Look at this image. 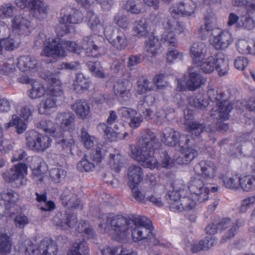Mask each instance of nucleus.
Listing matches in <instances>:
<instances>
[{
	"instance_id": "39",
	"label": "nucleus",
	"mask_w": 255,
	"mask_h": 255,
	"mask_svg": "<svg viewBox=\"0 0 255 255\" xmlns=\"http://www.w3.org/2000/svg\"><path fill=\"white\" fill-rule=\"evenodd\" d=\"M89 247L84 240L76 241L73 245L68 255H88Z\"/></svg>"
},
{
	"instance_id": "59",
	"label": "nucleus",
	"mask_w": 255,
	"mask_h": 255,
	"mask_svg": "<svg viewBox=\"0 0 255 255\" xmlns=\"http://www.w3.org/2000/svg\"><path fill=\"white\" fill-rule=\"evenodd\" d=\"M255 202V195L248 197L243 200L240 207V211L245 212Z\"/></svg>"
},
{
	"instance_id": "6",
	"label": "nucleus",
	"mask_w": 255,
	"mask_h": 255,
	"mask_svg": "<svg viewBox=\"0 0 255 255\" xmlns=\"http://www.w3.org/2000/svg\"><path fill=\"white\" fill-rule=\"evenodd\" d=\"M43 78L48 83L46 89L43 84L34 80L31 83V88L26 92L27 96L31 99H36L43 97L45 94L48 96L59 97L63 95L62 85L57 74L47 71Z\"/></svg>"
},
{
	"instance_id": "58",
	"label": "nucleus",
	"mask_w": 255,
	"mask_h": 255,
	"mask_svg": "<svg viewBox=\"0 0 255 255\" xmlns=\"http://www.w3.org/2000/svg\"><path fill=\"white\" fill-rule=\"evenodd\" d=\"M115 23L120 27L126 29L128 25V18L125 15L118 13L116 15L114 18Z\"/></svg>"
},
{
	"instance_id": "22",
	"label": "nucleus",
	"mask_w": 255,
	"mask_h": 255,
	"mask_svg": "<svg viewBox=\"0 0 255 255\" xmlns=\"http://www.w3.org/2000/svg\"><path fill=\"white\" fill-rule=\"evenodd\" d=\"M11 27L19 35H29L33 29L31 22L23 16V14L15 15L11 20Z\"/></svg>"
},
{
	"instance_id": "62",
	"label": "nucleus",
	"mask_w": 255,
	"mask_h": 255,
	"mask_svg": "<svg viewBox=\"0 0 255 255\" xmlns=\"http://www.w3.org/2000/svg\"><path fill=\"white\" fill-rule=\"evenodd\" d=\"M248 59L244 57H239L235 61V66L239 70H243L248 65Z\"/></svg>"
},
{
	"instance_id": "51",
	"label": "nucleus",
	"mask_w": 255,
	"mask_h": 255,
	"mask_svg": "<svg viewBox=\"0 0 255 255\" xmlns=\"http://www.w3.org/2000/svg\"><path fill=\"white\" fill-rule=\"evenodd\" d=\"M56 143L60 145L66 152L74 154L73 150L75 146V142L72 137L68 139L63 138L58 140Z\"/></svg>"
},
{
	"instance_id": "23",
	"label": "nucleus",
	"mask_w": 255,
	"mask_h": 255,
	"mask_svg": "<svg viewBox=\"0 0 255 255\" xmlns=\"http://www.w3.org/2000/svg\"><path fill=\"white\" fill-rule=\"evenodd\" d=\"M137 92L138 94H145L148 91L159 89V74H156L151 82L143 77L139 78L137 81Z\"/></svg>"
},
{
	"instance_id": "64",
	"label": "nucleus",
	"mask_w": 255,
	"mask_h": 255,
	"mask_svg": "<svg viewBox=\"0 0 255 255\" xmlns=\"http://www.w3.org/2000/svg\"><path fill=\"white\" fill-rule=\"evenodd\" d=\"M203 127L202 125L196 122H193L189 125V130L190 132L195 135H198L203 131Z\"/></svg>"
},
{
	"instance_id": "13",
	"label": "nucleus",
	"mask_w": 255,
	"mask_h": 255,
	"mask_svg": "<svg viewBox=\"0 0 255 255\" xmlns=\"http://www.w3.org/2000/svg\"><path fill=\"white\" fill-rule=\"evenodd\" d=\"M83 19V14L78 10L74 11L72 14L68 15H61L59 19V25L56 28L58 36H63L69 33L75 31L72 24H79Z\"/></svg>"
},
{
	"instance_id": "14",
	"label": "nucleus",
	"mask_w": 255,
	"mask_h": 255,
	"mask_svg": "<svg viewBox=\"0 0 255 255\" xmlns=\"http://www.w3.org/2000/svg\"><path fill=\"white\" fill-rule=\"evenodd\" d=\"M128 185L131 190L133 197L136 201L143 202L145 196L138 189L136 188L143 179L142 169L138 166H130L128 169Z\"/></svg>"
},
{
	"instance_id": "56",
	"label": "nucleus",
	"mask_w": 255,
	"mask_h": 255,
	"mask_svg": "<svg viewBox=\"0 0 255 255\" xmlns=\"http://www.w3.org/2000/svg\"><path fill=\"white\" fill-rule=\"evenodd\" d=\"M118 111L121 114L122 118L125 119H130L133 117L136 116L137 114L135 109L126 107L119 108Z\"/></svg>"
},
{
	"instance_id": "26",
	"label": "nucleus",
	"mask_w": 255,
	"mask_h": 255,
	"mask_svg": "<svg viewBox=\"0 0 255 255\" xmlns=\"http://www.w3.org/2000/svg\"><path fill=\"white\" fill-rule=\"evenodd\" d=\"M92 84L89 77L81 73H76L72 83L73 91L77 94H83L88 91Z\"/></svg>"
},
{
	"instance_id": "30",
	"label": "nucleus",
	"mask_w": 255,
	"mask_h": 255,
	"mask_svg": "<svg viewBox=\"0 0 255 255\" xmlns=\"http://www.w3.org/2000/svg\"><path fill=\"white\" fill-rule=\"evenodd\" d=\"M38 128L55 138L58 139L63 136V133L60 131L57 124L50 120L42 119L39 123Z\"/></svg>"
},
{
	"instance_id": "18",
	"label": "nucleus",
	"mask_w": 255,
	"mask_h": 255,
	"mask_svg": "<svg viewBox=\"0 0 255 255\" xmlns=\"http://www.w3.org/2000/svg\"><path fill=\"white\" fill-rule=\"evenodd\" d=\"M233 4L235 6L245 5L248 13L241 17V22L238 23L239 28L251 30L255 27V21L249 15L253 13L255 10V0H233Z\"/></svg>"
},
{
	"instance_id": "52",
	"label": "nucleus",
	"mask_w": 255,
	"mask_h": 255,
	"mask_svg": "<svg viewBox=\"0 0 255 255\" xmlns=\"http://www.w3.org/2000/svg\"><path fill=\"white\" fill-rule=\"evenodd\" d=\"M203 96L202 94L194 96L189 99V104L191 106L199 109H202L207 107L209 104V100L202 99Z\"/></svg>"
},
{
	"instance_id": "47",
	"label": "nucleus",
	"mask_w": 255,
	"mask_h": 255,
	"mask_svg": "<svg viewBox=\"0 0 255 255\" xmlns=\"http://www.w3.org/2000/svg\"><path fill=\"white\" fill-rule=\"evenodd\" d=\"M16 10V8L10 3L0 6V18L4 19L13 16Z\"/></svg>"
},
{
	"instance_id": "45",
	"label": "nucleus",
	"mask_w": 255,
	"mask_h": 255,
	"mask_svg": "<svg viewBox=\"0 0 255 255\" xmlns=\"http://www.w3.org/2000/svg\"><path fill=\"white\" fill-rule=\"evenodd\" d=\"M49 174L51 180L55 183H58L65 178L67 172L62 168L55 167L49 170Z\"/></svg>"
},
{
	"instance_id": "28",
	"label": "nucleus",
	"mask_w": 255,
	"mask_h": 255,
	"mask_svg": "<svg viewBox=\"0 0 255 255\" xmlns=\"http://www.w3.org/2000/svg\"><path fill=\"white\" fill-rule=\"evenodd\" d=\"M228 224H208L205 228L206 232L207 234L214 235L218 231V228L227 229L229 231L227 234L223 238V240L226 241L227 239L232 238L234 236L239 227L237 224H232L227 226Z\"/></svg>"
},
{
	"instance_id": "21",
	"label": "nucleus",
	"mask_w": 255,
	"mask_h": 255,
	"mask_svg": "<svg viewBox=\"0 0 255 255\" xmlns=\"http://www.w3.org/2000/svg\"><path fill=\"white\" fill-rule=\"evenodd\" d=\"M132 83L128 79H118L114 84L115 95L120 101H127L131 96Z\"/></svg>"
},
{
	"instance_id": "55",
	"label": "nucleus",
	"mask_w": 255,
	"mask_h": 255,
	"mask_svg": "<svg viewBox=\"0 0 255 255\" xmlns=\"http://www.w3.org/2000/svg\"><path fill=\"white\" fill-rule=\"evenodd\" d=\"M239 178L237 175L231 176H226L223 179L225 186L230 189L238 188L239 187Z\"/></svg>"
},
{
	"instance_id": "29",
	"label": "nucleus",
	"mask_w": 255,
	"mask_h": 255,
	"mask_svg": "<svg viewBox=\"0 0 255 255\" xmlns=\"http://www.w3.org/2000/svg\"><path fill=\"white\" fill-rule=\"evenodd\" d=\"M195 8V3L193 1L186 0L183 3L174 5L170 8V11L172 14L190 16L194 12Z\"/></svg>"
},
{
	"instance_id": "43",
	"label": "nucleus",
	"mask_w": 255,
	"mask_h": 255,
	"mask_svg": "<svg viewBox=\"0 0 255 255\" xmlns=\"http://www.w3.org/2000/svg\"><path fill=\"white\" fill-rule=\"evenodd\" d=\"M11 243L10 237L5 233H0V253L7 254L11 250Z\"/></svg>"
},
{
	"instance_id": "10",
	"label": "nucleus",
	"mask_w": 255,
	"mask_h": 255,
	"mask_svg": "<svg viewBox=\"0 0 255 255\" xmlns=\"http://www.w3.org/2000/svg\"><path fill=\"white\" fill-rule=\"evenodd\" d=\"M24 250V255H57L58 247L55 243L43 239L39 243L38 247L33 245L31 241L26 240L24 242L23 245L20 250Z\"/></svg>"
},
{
	"instance_id": "63",
	"label": "nucleus",
	"mask_w": 255,
	"mask_h": 255,
	"mask_svg": "<svg viewBox=\"0 0 255 255\" xmlns=\"http://www.w3.org/2000/svg\"><path fill=\"white\" fill-rule=\"evenodd\" d=\"M143 121V118L141 115H139L137 116H134L130 119V121L128 123L129 126L133 129L138 128L141 123Z\"/></svg>"
},
{
	"instance_id": "17",
	"label": "nucleus",
	"mask_w": 255,
	"mask_h": 255,
	"mask_svg": "<svg viewBox=\"0 0 255 255\" xmlns=\"http://www.w3.org/2000/svg\"><path fill=\"white\" fill-rule=\"evenodd\" d=\"M202 84V79L201 75L193 67H190L187 73L182 78L177 79V88L179 91L186 89L194 90Z\"/></svg>"
},
{
	"instance_id": "4",
	"label": "nucleus",
	"mask_w": 255,
	"mask_h": 255,
	"mask_svg": "<svg viewBox=\"0 0 255 255\" xmlns=\"http://www.w3.org/2000/svg\"><path fill=\"white\" fill-rule=\"evenodd\" d=\"M87 16L88 26L96 33L84 37L82 47L87 56L97 58L102 55L104 49L103 43L104 38L99 33L102 30L104 33L105 27L101 23L99 17L93 11H88Z\"/></svg>"
},
{
	"instance_id": "34",
	"label": "nucleus",
	"mask_w": 255,
	"mask_h": 255,
	"mask_svg": "<svg viewBox=\"0 0 255 255\" xmlns=\"http://www.w3.org/2000/svg\"><path fill=\"white\" fill-rule=\"evenodd\" d=\"M60 200L63 206L70 210L78 208L81 204L80 199L73 194L66 195L63 193L60 196Z\"/></svg>"
},
{
	"instance_id": "32",
	"label": "nucleus",
	"mask_w": 255,
	"mask_h": 255,
	"mask_svg": "<svg viewBox=\"0 0 255 255\" xmlns=\"http://www.w3.org/2000/svg\"><path fill=\"white\" fill-rule=\"evenodd\" d=\"M37 62L35 58L29 55L20 56L17 59L16 64L18 68L22 72H27L34 70L37 66Z\"/></svg>"
},
{
	"instance_id": "11",
	"label": "nucleus",
	"mask_w": 255,
	"mask_h": 255,
	"mask_svg": "<svg viewBox=\"0 0 255 255\" xmlns=\"http://www.w3.org/2000/svg\"><path fill=\"white\" fill-rule=\"evenodd\" d=\"M27 166L24 163L14 165L2 175L4 181L11 183L14 188H18L26 183L25 175L27 174Z\"/></svg>"
},
{
	"instance_id": "12",
	"label": "nucleus",
	"mask_w": 255,
	"mask_h": 255,
	"mask_svg": "<svg viewBox=\"0 0 255 255\" xmlns=\"http://www.w3.org/2000/svg\"><path fill=\"white\" fill-rule=\"evenodd\" d=\"M26 144L28 148L36 151H44L50 146L51 138L42 134L35 130H31L26 133Z\"/></svg>"
},
{
	"instance_id": "9",
	"label": "nucleus",
	"mask_w": 255,
	"mask_h": 255,
	"mask_svg": "<svg viewBox=\"0 0 255 255\" xmlns=\"http://www.w3.org/2000/svg\"><path fill=\"white\" fill-rule=\"evenodd\" d=\"M195 65L205 73H211L216 70L220 76L227 74L229 70L228 60L221 56L216 57L210 54H207L200 63Z\"/></svg>"
},
{
	"instance_id": "46",
	"label": "nucleus",
	"mask_w": 255,
	"mask_h": 255,
	"mask_svg": "<svg viewBox=\"0 0 255 255\" xmlns=\"http://www.w3.org/2000/svg\"><path fill=\"white\" fill-rule=\"evenodd\" d=\"M0 40L6 51H12L17 48L20 44V39L18 37L11 38L8 36L7 38H1Z\"/></svg>"
},
{
	"instance_id": "36",
	"label": "nucleus",
	"mask_w": 255,
	"mask_h": 255,
	"mask_svg": "<svg viewBox=\"0 0 255 255\" xmlns=\"http://www.w3.org/2000/svg\"><path fill=\"white\" fill-rule=\"evenodd\" d=\"M168 27H166L165 31L163 32L162 39L166 42L169 45L175 46L177 44V41L173 30H179L175 28L178 26L177 22H174L173 24L169 23Z\"/></svg>"
},
{
	"instance_id": "24",
	"label": "nucleus",
	"mask_w": 255,
	"mask_h": 255,
	"mask_svg": "<svg viewBox=\"0 0 255 255\" xmlns=\"http://www.w3.org/2000/svg\"><path fill=\"white\" fill-rule=\"evenodd\" d=\"M104 226L105 232L113 235L117 240H123L129 234L128 224H101Z\"/></svg>"
},
{
	"instance_id": "61",
	"label": "nucleus",
	"mask_w": 255,
	"mask_h": 255,
	"mask_svg": "<svg viewBox=\"0 0 255 255\" xmlns=\"http://www.w3.org/2000/svg\"><path fill=\"white\" fill-rule=\"evenodd\" d=\"M183 57V54L177 50H172L167 53L166 59L168 62H172L176 60H180Z\"/></svg>"
},
{
	"instance_id": "27",
	"label": "nucleus",
	"mask_w": 255,
	"mask_h": 255,
	"mask_svg": "<svg viewBox=\"0 0 255 255\" xmlns=\"http://www.w3.org/2000/svg\"><path fill=\"white\" fill-rule=\"evenodd\" d=\"M206 45L201 41L193 43L191 46L190 53L193 63H200L201 60L204 59L207 54Z\"/></svg>"
},
{
	"instance_id": "15",
	"label": "nucleus",
	"mask_w": 255,
	"mask_h": 255,
	"mask_svg": "<svg viewBox=\"0 0 255 255\" xmlns=\"http://www.w3.org/2000/svg\"><path fill=\"white\" fill-rule=\"evenodd\" d=\"M99 221H104L106 223H152L151 221L144 216L129 214L124 216L121 214H115L113 213H103L99 215Z\"/></svg>"
},
{
	"instance_id": "25",
	"label": "nucleus",
	"mask_w": 255,
	"mask_h": 255,
	"mask_svg": "<svg viewBox=\"0 0 255 255\" xmlns=\"http://www.w3.org/2000/svg\"><path fill=\"white\" fill-rule=\"evenodd\" d=\"M75 115L71 112H62L56 117L57 121L60 123L59 128L60 131L63 133L64 131H72L75 128Z\"/></svg>"
},
{
	"instance_id": "40",
	"label": "nucleus",
	"mask_w": 255,
	"mask_h": 255,
	"mask_svg": "<svg viewBox=\"0 0 255 255\" xmlns=\"http://www.w3.org/2000/svg\"><path fill=\"white\" fill-rule=\"evenodd\" d=\"M0 202L3 204L6 210H11L15 205L14 201V192L12 190H7L2 192L0 194Z\"/></svg>"
},
{
	"instance_id": "8",
	"label": "nucleus",
	"mask_w": 255,
	"mask_h": 255,
	"mask_svg": "<svg viewBox=\"0 0 255 255\" xmlns=\"http://www.w3.org/2000/svg\"><path fill=\"white\" fill-rule=\"evenodd\" d=\"M207 95L211 102L216 103L211 112L212 116H217L216 119L220 118L221 122L218 127L220 130L226 131L229 127L227 124H221V121L228 119L229 113L233 108V104H229L224 99V94L219 90L210 89L207 92Z\"/></svg>"
},
{
	"instance_id": "33",
	"label": "nucleus",
	"mask_w": 255,
	"mask_h": 255,
	"mask_svg": "<svg viewBox=\"0 0 255 255\" xmlns=\"http://www.w3.org/2000/svg\"><path fill=\"white\" fill-rule=\"evenodd\" d=\"M217 243V239L214 236H207L201 240L198 245H191L190 250L194 253L201 250H208L214 246Z\"/></svg>"
},
{
	"instance_id": "1",
	"label": "nucleus",
	"mask_w": 255,
	"mask_h": 255,
	"mask_svg": "<svg viewBox=\"0 0 255 255\" xmlns=\"http://www.w3.org/2000/svg\"><path fill=\"white\" fill-rule=\"evenodd\" d=\"M195 174L192 177L188 190L182 181L173 183L172 190L168 191L170 199V209L174 212L185 211L194 212L197 203L195 200L202 202L208 199L210 191L209 187L205 186L201 178L208 180L213 179L218 174L217 167L211 161H202L194 167Z\"/></svg>"
},
{
	"instance_id": "48",
	"label": "nucleus",
	"mask_w": 255,
	"mask_h": 255,
	"mask_svg": "<svg viewBox=\"0 0 255 255\" xmlns=\"http://www.w3.org/2000/svg\"><path fill=\"white\" fill-rule=\"evenodd\" d=\"M134 25L133 31L135 35L138 37L144 36L146 35L147 24L145 19L135 21Z\"/></svg>"
},
{
	"instance_id": "60",
	"label": "nucleus",
	"mask_w": 255,
	"mask_h": 255,
	"mask_svg": "<svg viewBox=\"0 0 255 255\" xmlns=\"http://www.w3.org/2000/svg\"><path fill=\"white\" fill-rule=\"evenodd\" d=\"M139 229L141 231L142 236H143V239L150 238L152 235L151 233L153 227L152 224H138Z\"/></svg>"
},
{
	"instance_id": "53",
	"label": "nucleus",
	"mask_w": 255,
	"mask_h": 255,
	"mask_svg": "<svg viewBox=\"0 0 255 255\" xmlns=\"http://www.w3.org/2000/svg\"><path fill=\"white\" fill-rule=\"evenodd\" d=\"M86 155L77 164V169L81 172H90L95 168V164L85 158Z\"/></svg>"
},
{
	"instance_id": "20",
	"label": "nucleus",
	"mask_w": 255,
	"mask_h": 255,
	"mask_svg": "<svg viewBox=\"0 0 255 255\" xmlns=\"http://www.w3.org/2000/svg\"><path fill=\"white\" fill-rule=\"evenodd\" d=\"M114 33L113 26L109 25L105 27L104 35L109 43L116 49L122 51L125 50L128 45V40L126 34L121 30L118 31L116 38L112 37Z\"/></svg>"
},
{
	"instance_id": "19",
	"label": "nucleus",
	"mask_w": 255,
	"mask_h": 255,
	"mask_svg": "<svg viewBox=\"0 0 255 255\" xmlns=\"http://www.w3.org/2000/svg\"><path fill=\"white\" fill-rule=\"evenodd\" d=\"M118 119L116 111L111 110L109 111V116L107 120V123H101L98 124L97 129L100 133H103L105 138L110 141H116L118 139L119 133L115 131L111 127Z\"/></svg>"
},
{
	"instance_id": "31",
	"label": "nucleus",
	"mask_w": 255,
	"mask_h": 255,
	"mask_svg": "<svg viewBox=\"0 0 255 255\" xmlns=\"http://www.w3.org/2000/svg\"><path fill=\"white\" fill-rule=\"evenodd\" d=\"M72 109L80 119L84 120L90 117V106L88 102L85 99L77 100L72 105Z\"/></svg>"
},
{
	"instance_id": "16",
	"label": "nucleus",
	"mask_w": 255,
	"mask_h": 255,
	"mask_svg": "<svg viewBox=\"0 0 255 255\" xmlns=\"http://www.w3.org/2000/svg\"><path fill=\"white\" fill-rule=\"evenodd\" d=\"M16 4L22 9H27L29 11V17L32 16L41 19L48 12V6L43 0H19Z\"/></svg>"
},
{
	"instance_id": "50",
	"label": "nucleus",
	"mask_w": 255,
	"mask_h": 255,
	"mask_svg": "<svg viewBox=\"0 0 255 255\" xmlns=\"http://www.w3.org/2000/svg\"><path fill=\"white\" fill-rule=\"evenodd\" d=\"M237 49L241 54H250L255 55V47L252 49L248 41L244 39H241L238 41L237 44Z\"/></svg>"
},
{
	"instance_id": "49",
	"label": "nucleus",
	"mask_w": 255,
	"mask_h": 255,
	"mask_svg": "<svg viewBox=\"0 0 255 255\" xmlns=\"http://www.w3.org/2000/svg\"><path fill=\"white\" fill-rule=\"evenodd\" d=\"M80 138L86 148L90 149L94 146V136L90 135L85 128L81 129Z\"/></svg>"
},
{
	"instance_id": "44",
	"label": "nucleus",
	"mask_w": 255,
	"mask_h": 255,
	"mask_svg": "<svg viewBox=\"0 0 255 255\" xmlns=\"http://www.w3.org/2000/svg\"><path fill=\"white\" fill-rule=\"evenodd\" d=\"M15 70V62L13 58L6 59L0 66V74L8 75L12 73Z\"/></svg>"
},
{
	"instance_id": "41",
	"label": "nucleus",
	"mask_w": 255,
	"mask_h": 255,
	"mask_svg": "<svg viewBox=\"0 0 255 255\" xmlns=\"http://www.w3.org/2000/svg\"><path fill=\"white\" fill-rule=\"evenodd\" d=\"M5 127L6 128L15 127L16 131L19 134L23 133L27 128V126L24 122L15 114L12 116V120L5 124Z\"/></svg>"
},
{
	"instance_id": "37",
	"label": "nucleus",
	"mask_w": 255,
	"mask_h": 255,
	"mask_svg": "<svg viewBox=\"0 0 255 255\" xmlns=\"http://www.w3.org/2000/svg\"><path fill=\"white\" fill-rule=\"evenodd\" d=\"M47 98L42 100L39 104L38 111L40 114L49 115L50 114L52 110L55 108L57 106L56 100L55 97Z\"/></svg>"
},
{
	"instance_id": "2",
	"label": "nucleus",
	"mask_w": 255,
	"mask_h": 255,
	"mask_svg": "<svg viewBox=\"0 0 255 255\" xmlns=\"http://www.w3.org/2000/svg\"><path fill=\"white\" fill-rule=\"evenodd\" d=\"M138 145H131V156L134 160L141 162L147 168L158 167V161L154 156L155 150L159 147V142L154 132L147 129L138 139Z\"/></svg>"
},
{
	"instance_id": "42",
	"label": "nucleus",
	"mask_w": 255,
	"mask_h": 255,
	"mask_svg": "<svg viewBox=\"0 0 255 255\" xmlns=\"http://www.w3.org/2000/svg\"><path fill=\"white\" fill-rule=\"evenodd\" d=\"M158 38L155 37L153 34H151L145 42V46L147 52L151 53L152 56H155L158 52Z\"/></svg>"
},
{
	"instance_id": "35",
	"label": "nucleus",
	"mask_w": 255,
	"mask_h": 255,
	"mask_svg": "<svg viewBox=\"0 0 255 255\" xmlns=\"http://www.w3.org/2000/svg\"><path fill=\"white\" fill-rule=\"evenodd\" d=\"M109 165L111 169L117 173H119L124 166L123 156L118 150L114 153H110Z\"/></svg>"
},
{
	"instance_id": "5",
	"label": "nucleus",
	"mask_w": 255,
	"mask_h": 255,
	"mask_svg": "<svg viewBox=\"0 0 255 255\" xmlns=\"http://www.w3.org/2000/svg\"><path fill=\"white\" fill-rule=\"evenodd\" d=\"M164 136L160 139L162 142L170 146L179 147L181 156L174 157L177 164H185L191 161L197 155V151L194 149L188 147L189 138L184 135H180L179 132L170 128H166L163 132Z\"/></svg>"
},
{
	"instance_id": "54",
	"label": "nucleus",
	"mask_w": 255,
	"mask_h": 255,
	"mask_svg": "<svg viewBox=\"0 0 255 255\" xmlns=\"http://www.w3.org/2000/svg\"><path fill=\"white\" fill-rule=\"evenodd\" d=\"M75 230L77 233L89 238H93L95 235V232L90 228L89 224H78Z\"/></svg>"
},
{
	"instance_id": "38",
	"label": "nucleus",
	"mask_w": 255,
	"mask_h": 255,
	"mask_svg": "<svg viewBox=\"0 0 255 255\" xmlns=\"http://www.w3.org/2000/svg\"><path fill=\"white\" fill-rule=\"evenodd\" d=\"M239 187L245 191L255 190V177L252 175H242L239 178Z\"/></svg>"
},
{
	"instance_id": "7",
	"label": "nucleus",
	"mask_w": 255,
	"mask_h": 255,
	"mask_svg": "<svg viewBox=\"0 0 255 255\" xmlns=\"http://www.w3.org/2000/svg\"><path fill=\"white\" fill-rule=\"evenodd\" d=\"M216 20L207 22L205 25H202L198 30L199 35L204 37L211 32L209 42L216 49L224 50L229 47L233 42L232 34L228 31H223L215 25Z\"/></svg>"
},
{
	"instance_id": "57",
	"label": "nucleus",
	"mask_w": 255,
	"mask_h": 255,
	"mask_svg": "<svg viewBox=\"0 0 255 255\" xmlns=\"http://www.w3.org/2000/svg\"><path fill=\"white\" fill-rule=\"evenodd\" d=\"M102 147L98 146L96 149H92L90 153V159L97 164L101 163L104 158V155L102 153Z\"/></svg>"
},
{
	"instance_id": "3",
	"label": "nucleus",
	"mask_w": 255,
	"mask_h": 255,
	"mask_svg": "<svg viewBox=\"0 0 255 255\" xmlns=\"http://www.w3.org/2000/svg\"><path fill=\"white\" fill-rule=\"evenodd\" d=\"M42 44L43 48L41 51V55L47 57H66L67 52L80 54L83 47H80L73 41L63 40L60 38H46L43 32H40L35 37L34 44L39 46Z\"/></svg>"
}]
</instances>
